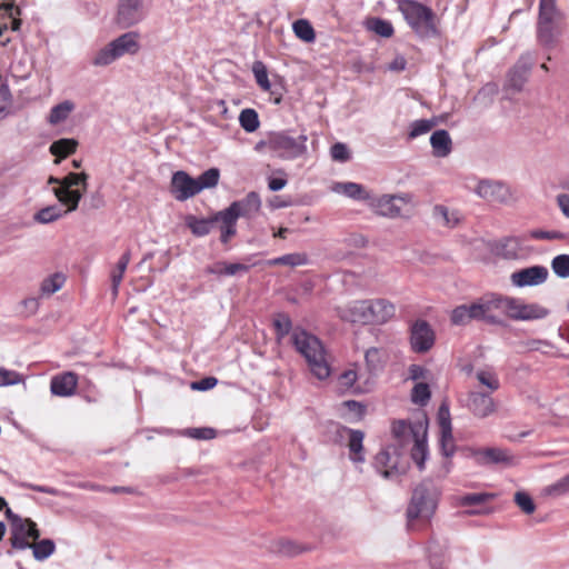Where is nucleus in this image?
I'll list each match as a JSON object with an SVG mask.
<instances>
[{
    "label": "nucleus",
    "mask_w": 569,
    "mask_h": 569,
    "mask_svg": "<svg viewBox=\"0 0 569 569\" xmlns=\"http://www.w3.org/2000/svg\"><path fill=\"white\" fill-rule=\"evenodd\" d=\"M291 340L297 351L303 356L313 376L323 380L330 376V367L326 359L321 341L303 329L296 328Z\"/></svg>",
    "instance_id": "obj_1"
},
{
    "label": "nucleus",
    "mask_w": 569,
    "mask_h": 569,
    "mask_svg": "<svg viewBox=\"0 0 569 569\" xmlns=\"http://www.w3.org/2000/svg\"><path fill=\"white\" fill-rule=\"evenodd\" d=\"M492 312L498 310L515 321H533L545 319L550 311L537 302H526L521 298L491 295Z\"/></svg>",
    "instance_id": "obj_2"
},
{
    "label": "nucleus",
    "mask_w": 569,
    "mask_h": 569,
    "mask_svg": "<svg viewBox=\"0 0 569 569\" xmlns=\"http://www.w3.org/2000/svg\"><path fill=\"white\" fill-rule=\"evenodd\" d=\"M561 19L562 13L557 8L556 0H540L537 41L542 48L550 50L557 46L558 39L562 33L560 28Z\"/></svg>",
    "instance_id": "obj_3"
},
{
    "label": "nucleus",
    "mask_w": 569,
    "mask_h": 569,
    "mask_svg": "<svg viewBox=\"0 0 569 569\" xmlns=\"http://www.w3.org/2000/svg\"><path fill=\"white\" fill-rule=\"evenodd\" d=\"M439 495V488L431 480H423L415 488L406 512L409 526L419 518L429 520L432 517Z\"/></svg>",
    "instance_id": "obj_4"
},
{
    "label": "nucleus",
    "mask_w": 569,
    "mask_h": 569,
    "mask_svg": "<svg viewBox=\"0 0 569 569\" xmlns=\"http://www.w3.org/2000/svg\"><path fill=\"white\" fill-rule=\"evenodd\" d=\"M399 10L419 37L430 38L437 34L435 13L429 7L416 0H401Z\"/></svg>",
    "instance_id": "obj_5"
},
{
    "label": "nucleus",
    "mask_w": 569,
    "mask_h": 569,
    "mask_svg": "<svg viewBox=\"0 0 569 569\" xmlns=\"http://www.w3.org/2000/svg\"><path fill=\"white\" fill-rule=\"evenodd\" d=\"M307 136L291 137L286 131L272 132L266 141H260L256 149L264 146L276 157L283 160H293L307 152Z\"/></svg>",
    "instance_id": "obj_6"
},
{
    "label": "nucleus",
    "mask_w": 569,
    "mask_h": 569,
    "mask_svg": "<svg viewBox=\"0 0 569 569\" xmlns=\"http://www.w3.org/2000/svg\"><path fill=\"white\" fill-rule=\"evenodd\" d=\"M471 320L483 321L492 326H505L502 318L492 313L491 296L483 297L471 305H461L452 310L453 325L463 326Z\"/></svg>",
    "instance_id": "obj_7"
},
{
    "label": "nucleus",
    "mask_w": 569,
    "mask_h": 569,
    "mask_svg": "<svg viewBox=\"0 0 569 569\" xmlns=\"http://www.w3.org/2000/svg\"><path fill=\"white\" fill-rule=\"evenodd\" d=\"M138 39L139 33L134 31L121 34L96 53L92 64L104 67L124 54H136L140 50Z\"/></svg>",
    "instance_id": "obj_8"
},
{
    "label": "nucleus",
    "mask_w": 569,
    "mask_h": 569,
    "mask_svg": "<svg viewBox=\"0 0 569 569\" xmlns=\"http://www.w3.org/2000/svg\"><path fill=\"white\" fill-rule=\"evenodd\" d=\"M6 518L10 521V543L13 549H29L31 543L29 539L38 540L40 538V530L37 523L30 518H21L12 512L10 508H7Z\"/></svg>",
    "instance_id": "obj_9"
},
{
    "label": "nucleus",
    "mask_w": 569,
    "mask_h": 569,
    "mask_svg": "<svg viewBox=\"0 0 569 569\" xmlns=\"http://www.w3.org/2000/svg\"><path fill=\"white\" fill-rule=\"evenodd\" d=\"M376 470L386 479H396L407 472L408 463L400 462V456L396 448L382 449L373 460Z\"/></svg>",
    "instance_id": "obj_10"
},
{
    "label": "nucleus",
    "mask_w": 569,
    "mask_h": 569,
    "mask_svg": "<svg viewBox=\"0 0 569 569\" xmlns=\"http://www.w3.org/2000/svg\"><path fill=\"white\" fill-rule=\"evenodd\" d=\"M533 63L535 56L532 52L522 53L507 73L506 88L520 92L528 81Z\"/></svg>",
    "instance_id": "obj_11"
},
{
    "label": "nucleus",
    "mask_w": 569,
    "mask_h": 569,
    "mask_svg": "<svg viewBox=\"0 0 569 569\" xmlns=\"http://www.w3.org/2000/svg\"><path fill=\"white\" fill-rule=\"evenodd\" d=\"M369 201L370 206L379 216L395 219L402 216L401 206L399 203H409L411 196L409 193L383 194L376 199L371 198Z\"/></svg>",
    "instance_id": "obj_12"
},
{
    "label": "nucleus",
    "mask_w": 569,
    "mask_h": 569,
    "mask_svg": "<svg viewBox=\"0 0 569 569\" xmlns=\"http://www.w3.org/2000/svg\"><path fill=\"white\" fill-rule=\"evenodd\" d=\"M436 335L431 326L422 319L416 320L410 327V346L417 353L429 351L435 345Z\"/></svg>",
    "instance_id": "obj_13"
},
{
    "label": "nucleus",
    "mask_w": 569,
    "mask_h": 569,
    "mask_svg": "<svg viewBox=\"0 0 569 569\" xmlns=\"http://www.w3.org/2000/svg\"><path fill=\"white\" fill-rule=\"evenodd\" d=\"M77 178L78 177L74 172H70L61 179V187L53 189L54 196L67 207L64 212H72L77 210L82 198V191L72 189V187L78 186Z\"/></svg>",
    "instance_id": "obj_14"
},
{
    "label": "nucleus",
    "mask_w": 569,
    "mask_h": 569,
    "mask_svg": "<svg viewBox=\"0 0 569 569\" xmlns=\"http://www.w3.org/2000/svg\"><path fill=\"white\" fill-rule=\"evenodd\" d=\"M548 276L549 271L547 267L536 264L512 272L510 280L513 286L519 288L535 287L545 283Z\"/></svg>",
    "instance_id": "obj_15"
},
{
    "label": "nucleus",
    "mask_w": 569,
    "mask_h": 569,
    "mask_svg": "<svg viewBox=\"0 0 569 569\" xmlns=\"http://www.w3.org/2000/svg\"><path fill=\"white\" fill-rule=\"evenodd\" d=\"M475 192L486 201L497 203H506L511 197L507 184L489 179L480 180L475 188Z\"/></svg>",
    "instance_id": "obj_16"
},
{
    "label": "nucleus",
    "mask_w": 569,
    "mask_h": 569,
    "mask_svg": "<svg viewBox=\"0 0 569 569\" xmlns=\"http://www.w3.org/2000/svg\"><path fill=\"white\" fill-rule=\"evenodd\" d=\"M146 13L142 0H119L117 22L122 28L132 27L143 20Z\"/></svg>",
    "instance_id": "obj_17"
},
{
    "label": "nucleus",
    "mask_w": 569,
    "mask_h": 569,
    "mask_svg": "<svg viewBox=\"0 0 569 569\" xmlns=\"http://www.w3.org/2000/svg\"><path fill=\"white\" fill-rule=\"evenodd\" d=\"M170 192L178 201H186L199 193V190L196 179L180 170L172 174Z\"/></svg>",
    "instance_id": "obj_18"
},
{
    "label": "nucleus",
    "mask_w": 569,
    "mask_h": 569,
    "mask_svg": "<svg viewBox=\"0 0 569 569\" xmlns=\"http://www.w3.org/2000/svg\"><path fill=\"white\" fill-rule=\"evenodd\" d=\"M473 456L479 466L500 465L510 467L515 465V457L508 450L501 448L480 449Z\"/></svg>",
    "instance_id": "obj_19"
},
{
    "label": "nucleus",
    "mask_w": 569,
    "mask_h": 569,
    "mask_svg": "<svg viewBox=\"0 0 569 569\" xmlns=\"http://www.w3.org/2000/svg\"><path fill=\"white\" fill-rule=\"evenodd\" d=\"M370 311V300L355 301L339 310L342 320L352 323H372V313Z\"/></svg>",
    "instance_id": "obj_20"
},
{
    "label": "nucleus",
    "mask_w": 569,
    "mask_h": 569,
    "mask_svg": "<svg viewBox=\"0 0 569 569\" xmlns=\"http://www.w3.org/2000/svg\"><path fill=\"white\" fill-rule=\"evenodd\" d=\"M522 239L509 236L497 240L492 244V252L507 260H516L521 256Z\"/></svg>",
    "instance_id": "obj_21"
},
{
    "label": "nucleus",
    "mask_w": 569,
    "mask_h": 569,
    "mask_svg": "<svg viewBox=\"0 0 569 569\" xmlns=\"http://www.w3.org/2000/svg\"><path fill=\"white\" fill-rule=\"evenodd\" d=\"M260 208V196L256 191H251L243 199L233 201L227 209L237 213L238 218L244 217L250 219L259 212Z\"/></svg>",
    "instance_id": "obj_22"
},
{
    "label": "nucleus",
    "mask_w": 569,
    "mask_h": 569,
    "mask_svg": "<svg viewBox=\"0 0 569 569\" xmlns=\"http://www.w3.org/2000/svg\"><path fill=\"white\" fill-rule=\"evenodd\" d=\"M78 386V376L68 371L51 378L50 391L58 397H70L74 395Z\"/></svg>",
    "instance_id": "obj_23"
},
{
    "label": "nucleus",
    "mask_w": 569,
    "mask_h": 569,
    "mask_svg": "<svg viewBox=\"0 0 569 569\" xmlns=\"http://www.w3.org/2000/svg\"><path fill=\"white\" fill-rule=\"evenodd\" d=\"M467 406L478 418H486L496 410L493 399L483 392H470Z\"/></svg>",
    "instance_id": "obj_24"
},
{
    "label": "nucleus",
    "mask_w": 569,
    "mask_h": 569,
    "mask_svg": "<svg viewBox=\"0 0 569 569\" xmlns=\"http://www.w3.org/2000/svg\"><path fill=\"white\" fill-rule=\"evenodd\" d=\"M214 220H216V223L220 222V231H221L220 241L222 243H228L229 240L237 233V229H236V223L238 220L237 213H233L226 208L221 211H218L214 214Z\"/></svg>",
    "instance_id": "obj_25"
},
{
    "label": "nucleus",
    "mask_w": 569,
    "mask_h": 569,
    "mask_svg": "<svg viewBox=\"0 0 569 569\" xmlns=\"http://www.w3.org/2000/svg\"><path fill=\"white\" fill-rule=\"evenodd\" d=\"M332 191L357 201L371 200L370 192L362 184L356 182H336L332 186Z\"/></svg>",
    "instance_id": "obj_26"
},
{
    "label": "nucleus",
    "mask_w": 569,
    "mask_h": 569,
    "mask_svg": "<svg viewBox=\"0 0 569 569\" xmlns=\"http://www.w3.org/2000/svg\"><path fill=\"white\" fill-rule=\"evenodd\" d=\"M425 429L426 427L421 422L412 425L405 420H398L392 423V435L401 443L419 437V433Z\"/></svg>",
    "instance_id": "obj_27"
},
{
    "label": "nucleus",
    "mask_w": 569,
    "mask_h": 569,
    "mask_svg": "<svg viewBox=\"0 0 569 569\" xmlns=\"http://www.w3.org/2000/svg\"><path fill=\"white\" fill-rule=\"evenodd\" d=\"M343 431L348 433V448H349V457L356 463L365 462V452H363V438L365 433L361 430H355L347 427H343Z\"/></svg>",
    "instance_id": "obj_28"
},
{
    "label": "nucleus",
    "mask_w": 569,
    "mask_h": 569,
    "mask_svg": "<svg viewBox=\"0 0 569 569\" xmlns=\"http://www.w3.org/2000/svg\"><path fill=\"white\" fill-rule=\"evenodd\" d=\"M372 323H383L395 315V306L385 299L370 300Z\"/></svg>",
    "instance_id": "obj_29"
},
{
    "label": "nucleus",
    "mask_w": 569,
    "mask_h": 569,
    "mask_svg": "<svg viewBox=\"0 0 569 569\" xmlns=\"http://www.w3.org/2000/svg\"><path fill=\"white\" fill-rule=\"evenodd\" d=\"M430 143L436 157H447L452 149V141L447 130H436L430 137Z\"/></svg>",
    "instance_id": "obj_30"
},
{
    "label": "nucleus",
    "mask_w": 569,
    "mask_h": 569,
    "mask_svg": "<svg viewBox=\"0 0 569 569\" xmlns=\"http://www.w3.org/2000/svg\"><path fill=\"white\" fill-rule=\"evenodd\" d=\"M186 226L190 229V231L196 236V237H204L207 236L208 233H210L212 227L214 226L216 223V220H214V214L210 218H202V219H199L197 218L196 216L193 214H188L186 217Z\"/></svg>",
    "instance_id": "obj_31"
},
{
    "label": "nucleus",
    "mask_w": 569,
    "mask_h": 569,
    "mask_svg": "<svg viewBox=\"0 0 569 569\" xmlns=\"http://www.w3.org/2000/svg\"><path fill=\"white\" fill-rule=\"evenodd\" d=\"M432 217L442 227L455 228L460 222L458 211H450L446 206L437 204L432 209Z\"/></svg>",
    "instance_id": "obj_32"
},
{
    "label": "nucleus",
    "mask_w": 569,
    "mask_h": 569,
    "mask_svg": "<svg viewBox=\"0 0 569 569\" xmlns=\"http://www.w3.org/2000/svg\"><path fill=\"white\" fill-rule=\"evenodd\" d=\"M412 441L413 447L411 449V458L417 463L418 468L422 470L428 455L427 428L419 433V437H415Z\"/></svg>",
    "instance_id": "obj_33"
},
{
    "label": "nucleus",
    "mask_w": 569,
    "mask_h": 569,
    "mask_svg": "<svg viewBox=\"0 0 569 569\" xmlns=\"http://www.w3.org/2000/svg\"><path fill=\"white\" fill-rule=\"evenodd\" d=\"M309 262L308 256L303 252H293L273 258L268 261L269 266H289L299 267L306 266Z\"/></svg>",
    "instance_id": "obj_34"
},
{
    "label": "nucleus",
    "mask_w": 569,
    "mask_h": 569,
    "mask_svg": "<svg viewBox=\"0 0 569 569\" xmlns=\"http://www.w3.org/2000/svg\"><path fill=\"white\" fill-rule=\"evenodd\" d=\"M29 549L32 550V555L36 560L43 561L48 559L56 551V543L51 539H42L37 542L30 543Z\"/></svg>",
    "instance_id": "obj_35"
},
{
    "label": "nucleus",
    "mask_w": 569,
    "mask_h": 569,
    "mask_svg": "<svg viewBox=\"0 0 569 569\" xmlns=\"http://www.w3.org/2000/svg\"><path fill=\"white\" fill-rule=\"evenodd\" d=\"M131 253L130 250H127L117 263V268L111 272V281H112V293L116 297L118 295L119 286L123 279V274L126 269L130 262Z\"/></svg>",
    "instance_id": "obj_36"
},
{
    "label": "nucleus",
    "mask_w": 569,
    "mask_h": 569,
    "mask_svg": "<svg viewBox=\"0 0 569 569\" xmlns=\"http://www.w3.org/2000/svg\"><path fill=\"white\" fill-rule=\"evenodd\" d=\"M78 147V141L74 139H59L51 143L50 146V152L53 156L66 158L69 154H72Z\"/></svg>",
    "instance_id": "obj_37"
},
{
    "label": "nucleus",
    "mask_w": 569,
    "mask_h": 569,
    "mask_svg": "<svg viewBox=\"0 0 569 569\" xmlns=\"http://www.w3.org/2000/svg\"><path fill=\"white\" fill-rule=\"evenodd\" d=\"M239 123L244 131L254 132L260 126L258 112L251 108L243 109L239 114Z\"/></svg>",
    "instance_id": "obj_38"
},
{
    "label": "nucleus",
    "mask_w": 569,
    "mask_h": 569,
    "mask_svg": "<svg viewBox=\"0 0 569 569\" xmlns=\"http://www.w3.org/2000/svg\"><path fill=\"white\" fill-rule=\"evenodd\" d=\"M366 27L368 30L383 38H390L393 34V27L391 22L381 18L368 19Z\"/></svg>",
    "instance_id": "obj_39"
},
{
    "label": "nucleus",
    "mask_w": 569,
    "mask_h": 569,
    "mask_svg": "<svg viewBox=\"0 0 569 569\" xmlns=\"http://www.w3.org/2000/svg\"><path fill=\"white\" fill-rule=\"evenodd\" d=\"M67 212H64V210L61 209V207L54 204V206H48L46 208H42L41 210H39L33 219L34 221L39 222V223H50V222H53L56 220H58L59 218H61L63 214H66Z\"/></svg>",
    "instance_id": "obj_40"
},
{
    "label": "nucleus",
    "mask_w": 569,
    "mask_h": 569,
    "mask_svg": "<svg viewBox=\"0 0 569 569\" xmlns=\"http://www.w3.org/2000/svg\"><path fill=\"white\" fill-rule=\"evenodd\" d=\"M73 108H74L73 103L68 100L54 106L50 111L48 121L51 124H58V123L64 121L69 117V114L73 110Z\"/></svg>",
    "instance_id": "obj_41"
},
{
    "label": "nucleus",
    "mask_w": 569,
    "mask_h": 569,
    "mask_svg": "<svg viewBox=\"0 0 569 569\" xmlns=\"http://www.w3.org/2000/svg\"><path fill=\"white\" fill-rule=\"evenodd\" d=\"M250 269L249 264L246 263H228V262H218L216 268H210L208 271L210 273L224 274V276H234L239 272H248Z\"/></svg>",
    "instance_id": "obj_42"
},
{
    "label": "nucleus",
    "mask_w": 569,
    "mask_h": 569,
    "mask_svg": "<svg viewBox=\"0 0 569 569\" xmlns=\"http://www.w3.org/2000/svg\"><path fill=\"white\" fill-rule=\"evenodd\" d=\"M220 171L217 168H210L202 172L197 179V187L199 192L203 189H210L218 184Z\"/></svg>",
    "instance_id": "obj_43"
},
{
    "label": "nucleus",
    "mask_w": 569,
    "mask_h": 569,
    "mask_svg": "<svg viewBox=\"0 0 569 569\" xmlns=\"http://www.w3.org/2000/svg\"><path fill=\"white\" fill-rule=\"evenodd\" d=\"M295 34L306 42H312L316 39L315 30L308 20L299 19L292 24Z\"/></svg>",
    "instance_id": "obj_44"
},
{
    "label": "nucleus",
    "mask_w": 569,
    "mask_h": 569,
    "mask_svg": "<svg viewBox=\"0 0 569 569\" xmlns=\"http://www.w3.org/2000/svg\"><path fill=\"white\" fill-rule=\"evenodd\" d=\"M553 273L562 279L569 278V254L562 253L551 260Z\"/></svg>",
    "instance_id": "obj_45"
},
{
    "label": "nucleus",
    "mask_w": 569,
    "mask_h": 569,
    "mask_svg": "<svg viewBox=\"0 0 569 569\" xmlns=\"http://www.w3.org/2000/svg\"><path fill=\"white\" fill-rule=\"evenodd\" d=\"M64 281L66 278L62 273H54L42 281L41 291L46 295H52L62 288Z\"/></svg>",
    "instance_id": "obj_46"
},
{
    "label": "nucleus",
    "mask_w": 569,
    "mask_h": 569,
    "mask_svg": "<svg viewBox=\"0 0 569 569\" xmlns=\"http://www.w3.org/2000/svg\"><path fill=\"white\" fill-rule=\"evenodd\" d=\"M272 550L274 552H278L282 556H288V557L299 555L302 551V549L298 545H296L293 541L287 540V539L278 540L273 545Z\"/></svg>",
    "instance_id": "obj_47"
},
{
    "label": "nucleus",
    "mask_w": 569,
    "mask_h": 569,
    "mask_svg": "<svg viewBox=\"0 0 569 569\" xmlns=\"http://www.w3.org/2000/svg\"><path fill=\"white\" fill-rule=\"evenodd\" d=\"M252 72L260 88L263 90H269L271 84L268 79V71L266 64L262 61H254L252 64Z\"/></svg>",
    "instance_id": "obj_48"
},
{
    "label": "nucleus",
    "mask_w": 569,
    "mask_h": 569,
    "mask_svg": "<svg viewBox=\"0 0 569 569\" xmlns=\"http://www.w3.org/2000/svg\"><path fill=\"white\" fill-rule=\"evenodd\" d=\"M431 397L429 386L425 382L417 383L411 393V400L416 405L425 406Z\"/></svg>",
    "instance_id": "obj_49"
},
{
    "label": "nucleus",
    "mask_w": 569,
    "mask_h": 569,
    "mask_svg": "<svg viewBox=\"0 0 569 569\" xmlns=\"http://www.w3.org/2000/svg\"><path fill=\"white\" fill-rule=\"evenodd\" d=\"M515 502L526 515H531L536 510V505L527 492L517 491L515 493Z\"/></svg>",
    "instance_id": "obj_50"
},
{
    "label": "nucleus",
    "mask_w": 569,
    "mask_h": 569,
    "mask_svg": "<svg viewBox=\"0 0 569 569\" xmlns=\"http://www.w3.org/2000/svg\"><path fill=\"white\" fill-rule=\"evenodd\" d=\"M546 493L555 497L569 493V473L560 478L555 483L548 486L546 488Z\"/></svg>",
    "instance_id": "obj_51"
},
{
    "label": "nucleus",
    "mask_w": 569,
    "mask_h": 569,
    "mask_svg": "<svg viewBox=\"0 0 569 569\" xmlns=\"http://www.w3.org/2000/svg\"><path fill=\"white\" fill-rule=\"evenodd\" d=\"M365 360L370 372L380 370L382 368L380 350L377 348L368 349L365 353Z\"/></svg>",
    "instance_id": "obj_52"
},
{
    "label": "nucleus",
    "mask_w": 569,
    "mask_h": 569,
    "mask_svg": "<svg viewBox=\"0 0 569 569\" xmlns=\"http://www.w3.org/2000/svg\"><path fill=\"white\" fill-rule=\"evenodd\" d=\"M183 435L198 440H210L217 436V431L213 428L202 427V428H188L184 430Z\"/></svg>",
    "instance_id": "obj_53"
},
{
    "label": "nucleus",
    "mask_w": 569,
    "mask_h": 569,
    "mask_svg": "<svg viewBox=\"0 0 569 569\" xmlns=\"http://www.w3.org/2000/svg\"><path fill=\"white\" fill-rule=\"evenodd\" d=\"M23 382V377L14 370L0 367V387L13 386Z\"/></svg>",
    "instance_id": "obj_54"
},
{
    "label": "nucleus",
    "mask_w": 569,
    "mask_h": 569,
    "mask_svg": "<svg viewBox=\"0 0 569 569\" xmlns=\"http://www.w3.org/2000/svg\"><path fill=\"white\" fill-rule=\"evenodd\" d=\"M273 325L277 331V336L279 338H283L284 336H287L292 328L291 319L286 313H279L273 320Z\"/></svg>",
    "instance_id": "obj_55"
},
{
    "label": "nucleus",
    "mask_w": 569,
    "mask_h": 569,
    "mask_svg": "<svg viewBox=\"0 0 569 569\" xmlns=\"http://www.w3.org/2000/svg\"><path fill=\"white\" fill-rule=\"evenodd\" d=\"M438 421L440 426L441 433L449 436V432L452 431L451 428V419L450 411L447 403H441L438 410Z\"/></svg>",
    "instance_id": "obj_56"
},
{
    "label": "nucleus",
    "mask_w": 569,
    "mask_h": 569,
    "mask_svg": "<svg viewBox=\"0 0 569 569\" xmlns=\"http://www.w3.org/2000/svg\"><path fill=\"white\" fill-rule=\"evenodd\" d=\"M433 127V122L427 119L416 120L410 126L409 138L415 139L421 134L429 132Z\"/></svg>",
    "instance_id": "obj_57"
},
{
    "label": "nucleus",
    "mask_w": 569,
    "mask_h": 569,
    "mask_svg": "<svg viewBox=\"0 0 569 569\" xmlns=\"http://www.w3.org/2000/svg\"><path fill=\"white\" fill-rule=\"evenodd\" d=\"M493 498L492 493H468L460 499L462 506H482Z\"/></svg>",
    "instance_id": "obj_58"
},
{
    "label": "nucleus",
    "mask_w": 569,
    "mask_h": 569,
    "mask_svg": "<svg viewBox=\"0 0 569 569\" xmlns=\"http://www.w3.org/2000/svg\"><path fill=\"white\" fill-rule=\"evenodd\" d=\"M476 377L482 386L488 387L491 391H496L500 387L499 379L490 371L480 370L477 372Z\"/></svg>",
    "instance_id": "obj_59"
},
{
    "label": "nucleus",
    "mask_w": 569,
    "mask_h": 569,
    "mask_svg": "<svg viewBox=\"0 0 569 569\" xmlns=\"http://www.w3.org/2000/svg\"><path fill=\"white\" fill-rule=\"evenodd\" d=\"M330 154L335 161L339 162H347L351 158L347 144L342 142H336L335 144H332V147L330 148Z\"/></svg>",
    "instance_id": "obj_60"
},
{
    "label": "nucleus",
    "mask_w": 569,
    "mask_h": 569,
    "mask_svg": "<svg viewBox=\"0 0 569 569\" xmlns=\"http://www.w3.org/2000/svg\"><path fill=\"white\" fill-rule=\"evenodd\" d=\"M529 236L536 240H563L566 238L563 232L557 230H531Z\"/></svg>",
    "instance_id": "obj_61"
},
{
    "label": "nucleus",
    "mask_w": 569,
    "mask_h": 569,
    "mask_svg": "<svg viewBox=\"0 0 569 569\" xmlns=\"http://www.w3.org/2000/svg\"><path fill=\"white\" fill-rule=\"evenodd\" d=\"M440 443L445 457H451L455 453L452 431L449 432V436L441 433Z\"/></svg>",
    "instance_id": "obj_62"
},
{
    "label": "nucleus",
    "mask_w": 569,
    "mask_h": 569,
    "mask_svg": "<svg viewBox=\"0 0 569 569\" xmlns=\"http://www.w3.org/2000/svg\"><path fill=\"white\" fill-rule=\"evenodd\" d=\"M218 380L214 377H206L191 383L193 390L207 391L217 385Z\"/></svg>",
    "instance_id": "obj_63"
},
{
    "label": "nucleus",
    "mask_w": 569,
    "mask_h": 569,
    "mask_svg": "<svg viewBox=\"0 0 569 569\" xmlns=\"http://www.w3.org/2000/svg\"><path fill=\"white\" fill-rule=\"evenodd\" d=\"M557 203L561 210V212L569 218V194L561 193L557 196Z\"/></svg>",
    "instance_id": "obj_64"
}]
</instances>
